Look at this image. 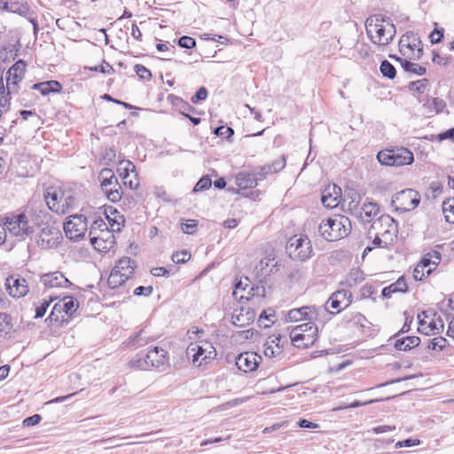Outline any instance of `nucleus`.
<instances>
[{
	"mask_svg": "<svg viewBox=\"0 0 454 454\" xmlns=\"http://www.w3.org/2000/svg\"><path fill=\"white\" fill-rule=\"evenodd\" d=\"M236 184L241 190L256 186V176L254 172L242 171L236 175Z\"/></svg>",
	"mask_w": 454,
	"mask_h": 454,
	"instance_id": "a878e982",
	"label": "nucleus"
},
{
	"mask_svg": "<svg viewBox=\"0 0 454 454\" xmlns=\"http://www.w3.org/2000/svg\"><path fill=\"white\" fill-rule=\"evenodd\" d=\"M45 201L48 207L53 212H63V209H60V197L58 196L56 192H47L44 194Z\"/></svg>",
	"mask_w": 454,
	"mask_h": 454,
	"instance_id": "c9c22d12",
	"label": "nucleus"
},
{
	"mask_svg": "<svg viewBox=\"0 0 454 454\" xmlns=\"http://www.w3.org/2000/svg\"><path fill=\"white\" fill-rule=\"evenodd\" d=\"M351 230L350 220L341 215H335L323 220L318 226V232L327 241H336L348 236Z\"/></svg>",
	"mask_w": 454,
	"mask_h": 454,
	"instance_id": "7ed1b4c3",
	"label": "nucleus"
},
{
	"mask_svg": "<svg viewBox=\"0 0 454 454\" xmlns=\"http://www.w3.org/2000/svg\"><path fill=\"white\" fill-rule=\"evenodd\" d=\"M214 132L216 136L226 138H229L234 133L231 128L225 126L216 128Z\"/></svg>",
	"mask_w": 454,
	"mask_h": 454,
	"instance_id": "052dcab7",
	"label": "nucleus"
},
{
	"mask_svg": "<svg viewBox=\"0 0 454 454\" xmlns=\"http://www.w3.org/2000/svg\"><path fill=\"white\" fill-rule=\"evenodd\" d=\"M90 71L100 72L106 74H112L114 73V68L106 60H103L99 66L90 67Z\"/></svg>",
	"mask_w": 454,
	"mask_h": 454,
	"instance_id": "de8ad7c7",
	"label": "nucleus"
},
{
	"mask_svg": "<svg viewBox=\"0 0 454 454\" xmlns=\"http://www.w3.org/2000/svg\"><path fill=\"white\" fill-rule=\"evenodd\" d=\"M352 302V294L347 289H341L332 294L328 299L326 305L337 312L341 311L350 305Z\"/></svg>",
	"mask_w": 454,
	"mask_h": 454,
	"instance_id": "dca6fc26",
	"label": "nucleus"
},
{
	"mask_svg": "<svg viewBox=\"0 0 454 454\" xmlns=\"http://www.w3.org/2000/svg\"><path fill=\"white\" fill-rule=\"evenodd\" d=\"M151 340L150 337L146 336L145 334L144 331H141L139 333H137L131 340L130 344L135 348H140L144 345L147 344L149 340Z\"/></svg>",
	"mask_w": 454,
	"mask_h": 454,
	"instance_id": "a18cd8bd",
	"label": "nucleus"
},
{
	"mask_svg": "<svg viewBox=\"0 0 454 454\" xmlns=\"http://www.w3.org/2000/svg\"><path fill=\"white\" fill-rule=\"evenodd\" d=\"M286 251L292 259L306 261L312 254L311 242L307 236H294L287 243Z\"/></svg>",
	"mask_w": 454,
	"mask_h": 454,
	"instance_id": "9d476101",
	"label": "nucleus"
},
{
	"mask_svg": "<svg viewBox=\"0 0 454 454\" xmlns=\"http://www.w3.org/2000/svg\"><path fill=\"white\" fill-rule=\"evenodd\" d=\"M98 181L102 192L111 202H117L121 199V187L112 169L103 168L99 172Z\"/></svg>",
	"mask_w": 454,
	"mask_h": 454,
	"instance_id": "6e6552de",
	"label": "nucleus"
},
{
	"mask_svg": "<svg viewBox=\"0 0 454 454\" xmlns=\"http://www.w3.org/2000/svg\"><path fill=\"white\" fill-rule=\"evenodd\" d=\"M54 300L51 296L49 300H43L42 303L35 308V318H40L44 316L46 313V310L48 307L50 306L51 302Z\"/></svg>",
	"mask_w": 454,
	"mask_h": 454,
	"instance_id": "603ef678",
	"label": "nucleus"
},
{
	"mask_svg": "<svg viewBox=\"0 0 454 454\" xmlns=\"http://www.w3.org/2000/svg\"><path fill=\"white\" fill-rule=\"evenodd\" d=\"M197 227V222L195 220H188L186 223H182L181 229L184 233L192 234Z\"/></svg>",
	"mask_w": 454,
	"mask_h": 454,
	"instance_id": "338daca9",
	"label": "nucleus"
},
{
	"mask_svg": "<svg viewBox=\"0 0 454 454\" xmlns=\"http://www.w3.org/2000/svg\"><path fill=\"white\" fill-rule=\"evenodd\" d=\"M40 281L48 288L67 287L71 285V282L59 271L44 274Z\"/></svg>",
	"mask_w": 454,
	"mask_h": 454,
	"instance_id": "aec40b11",
	"label": "nucleus"
},
{
	"mask_svg": "<svg viewBox=\"0 0 454 454\" xmlns=\"http://www.w3.org/2000/svg\"><path fill=\"white\" fill-rule=\"evenodd\" d=\"M214 347L207 342H192L186 348V356L192 358L193 364L200 366L203 362L213 358Z\"/></svg>",
	"mask_w": 454,
	"mask_h": 454,
	"instance_id": "ddd939ff",
	"label": "nucleus"
},
{
	"mask_svg": "<svg viewBox=\"0 0 454 454\" xmlns=\"http://www.w3.org/2000/svg\"><path fill=\"white\" fill-rule=\"evenodd\" d=\"M377 159L382 165L395 167L411 165L414 160L413 153L404 147L380 151L377 154Z\"/></svg>",
	"mask_w": 454,
	"mask_h": 454,
	"instance_id": "423d86ee",
	"label": "nucleus"
},
{
	"mask_svg": "<svg viewBox=\"0 0 454 454\" xmlns=\"http://www.w3.org/2000/svg\"><path fill=\"white\" fill-rule=\"evenodd\" d=\"M433 316L434 317L429 320L427 327H423V330H421V333L426 335H429L431 333L435 334L443 330V321L441 317L434 318L436 314H434Z\"/></svg>",
	"mask_w": 454,
	"mask_h": 454,
	"instance_id": "473e14b6",
	"label": "nucleus"
},
{
	"mask_svg": "<svg viewBox=\"0 0 454 454\" xmlns=\"http://www.w3.org/2000/svg\"><path fill=\"white\" fill-rule=\"evenodd\" d=\"M0 221L4 225L6 231H8L11 235L20 239H25L27 236L34 232V228L29 223L27 216L24 213L1 215Z\"/></svg>",
	"mask_w": 454,
	"mask_h": 454,
	"instance_id": "20e7f679",
	"label": "nucleus"
},
{
	"mask_svg": "<svg viewBox=\"0 0 454 454\" xmlns=\"http://www.w3.org/2000/svg\"><path fill=\"white\" fill-rule=\"evenodd\" d=\"M427 268H419V265H417L415 269L413 270V278L418 281H421L424 279L427 276L430 275L433 269L429 268L426 270Z\"/></svg>",
	"mask_w": 454,
	"mask_h": 454,
	"instance_id": "8fccbe9b",
	"label": "nucleus"
},
{
	"mask_svg": "<svg viewBox=\"0 0 454 454\" xmlns=\"http://www.w3.org/2000/svg\"><path fill=\"white\" fill-rule=\"evenodd\" d=\"M32 90L39 91L43 96H47L50 93H58L62 90V85L59 82L51 80L47 82L35 83Z\"/></svg>",
	"mask_w": 454,
	"mask_h": 454,
	"instance_id": "393cba45",
	"label": "nucleus"
},
{
	"mask_svg": "<svg viewBox=\"0 0 454 454\" xmlns=\"http://www.w3.org/2000/svg\"><path fill=\"white\" fill-rule=\"evenodd\" d=\"M437 139L439 141H442L445 139H450L454 142V128L450 129L444 132H442L437 135Z\"/></svg>",
	"mask_w": 454,
	"mask_h": 454,
	"instance_id": "774afa93",
	"label": "nucleus"
},
{
	"mask_svg": "<svg viewBox=\"0 0 454 454\" xmlns=\"http://www.w3.org/2000/svg\"><path fill=\"white\" fill-rule=\"evenodd\" d=\"M442 212L446 222L454 223V196L443 201Z\"/></svg>",
	"mask_w": 454,
	"mask_h": 454,
	"instance_id": "4c0bfd02",
	"label": "nucleus"
},
{
	"mask_svg": "<svg viewBox=\"0 0 454 454\" xmlns=\"http://www.w3.org/2000/svg\"><path fill=\"white\" fill-rule=\"evenodd\" d=\"M178 44L182 48L192 49L196 45V41L191 36L184 35L179 39Z\"/></svg>",
	"mask_w": 454,
	"mask_h": 454,
	"instance_id": "4d7b16f0",
	"label": "nucleus"
},
{
	"mask_svg": "<svg viewBox=\"0 0 454 454\" xmlns=\"http://www.w3.org/2000/svg\"><path fill=\"white\" fill-rule=\"evenodd\" d=\"M105 237L106 236H100V235L90 236V242L93 245V247H95V249H97L100 252H105V251H107L108 249H110V247H112L113 241L108 240V238H109L108 236H107V239H105Z\"/></svg>",
	"mask_w": 454,
	"mask_h": 454,
	"instance_id": "f704fd0d",
	"label": "nucleus"
},
{
	"mask_svg": "<svg viewBox=\"0 0 454 454\" xmlns=\"http://www.w3.org/2000/svg\"><path fill=\"white\" fill-rule=\"evenodd\" d=\"M341 190L337 185L326 187L323 192L321 200L323 205L328 208L336 207L340 201Z\"/></svg>",
	"mask_w": 454,
	"mask_h": 454,
	"instance_id": "4be33fe9",
	"label": "nucleus"
},
{
	"mask_svg": "<svg viewBox=\"0 0 454 454\" xmlns=\"http://www.w3.org/2000/svg\"><path fill=\"white\" fill-rule=\"evenodd\" d=\"M106 215L112 231H121L125 222L123 215H120L119 212L112 207H109V214L106 212Z\"/></svg>",
	"mask_w": 454,
	"mask_h": 454,
	"instance_id": "cd10ccee",
	"label": "nucleus"
},
{
	"mask_svg": "<svg viewBox=\"0 0 454 454\" xmlns=\"http://www.w3.org/2000/svg\"><path fill=\"white\" fill-rule=\"evenodd\" d=\"M365 31L370 42L379 48L390 44L396 34L392 20L382 14H373L365 20Z\"/></svg>",
	"mask_w": 454,
	"mask_h": 454,
	"instance_id": "f257e3e1",
	"label": "nucleus"
},
{
	"mask_svg": "<svg viewBox=\"0 0 454 454\" xmlns=\"http://www.w3.org/2000/svg\"><path fill=\"white\" fill-rule=\"evenodd\" d=\"M113 270H118L124 278L132 277L135 270V262L129 257L121 258Z\"/></svg>",
	"mask_w": 454,
	"mask_h": 454,
	"instance_id": "bb28decb",
	"label": "nucleus"
},
{
	"mask_svg": "<svg viewBox=\"0 0 454 454\" xmlns=\"http://www.w3.org/2000/svg\"><path fill=\"white\" fill-rule=\"evenodd\" d=\"M60 239L61 232L57 227L44 223L38 235L37 244L43 249H50L57 247Z\"/></svg>",
	"mask_w": 454,
	"mask_h": 454,
	"instance_id": "2eb2a0df",
	"label": "nucleus"
},
{
	"mask_svg": "<svg viewBox=\"0 0 454 454\" xmlns=\"http://www.w3.org/2000/svg\"><path fill=\"white\" fill-rule=\"evenodd\" d=\"M17 50L13 46L4 45L0 47V63H9L17 57Z\"/></svg>",
	"mask_w": 454,
	"mask_h": 454,
	"instance_id": "e433bc0d",
	"label": "nucleus"
},
{
	"mask_svg": "<svg viewBox=\"0 0 454 454\" xmlns=\"http://www.w3.org/2000/svg\"><path fill=\"white\" fill-rule=\"evenodd\" d=\"M431 318H429V315L427 311H422L418 315V321H419V331L421 333V330H423V327H427V325H428V322Z\"/></svg>",
	"mask_w": 454,
	"mask_h": 454,
	"instance_id": "69168bd1",
	"label": "nucleus"
},
{
	"mask_svg": "<svg viewBox=\"0 0 454 454\" xmlns=\"http://www.w3.org/2000/svg\"><path fill=\"white\" fill-rule=\"evenodd\" d=\"M347 200H349L348 201L349 209H355L358 207L360 200H361V197L356 192L350 191L347 194Z\"/></svg>",
	"mask_w": 454,
	"mask_h": 454,
	"instance_id": "09e8293b",
	"label": "nucleus"
},
{
	"mask_svg": "<svg viewBox=\"0 0 454 454\" xmlns=\"http://www.w3.org/2000/svg\"><path fill=\"white\" fill-rule=\"evenodd\" d=\"M420 202L419 193L413 189H405L396 192L391 204L396 211L408 212L416 208Z\"/></svg>",
	"mask_w": 454,
	"mask_h": 454,
	"instance_id": "9b49d317",
	"label": "nucleus"
},
{
	"mask_svg": "<svg viewBox=\"0 0 454 454\" xmlns=\"http://www.w3.org/2000/svg\"><path fill=\"white\" fill-rule=\"evenodd\" d=\"M5 286L10 295L15 298L25 296L28 292L26 279L19 276H10L6 278Z\"/></svg>",
	"mask_w": 454,
	"mask_h": 454,
	"instance_id": "f3484780",
	"label": "nucleus"
},
{
	"mask_svg": "<svg viewBox=\"0 0 454 454\" xmlns=\"http://www.w3.org/2000/svg\"><path fill=\"white\" fill-rule=\"evenodd\" d=\"M4 8L10 12H18L20 14H26L29 10L27 4H19L14 0H6L4 3Z\"/></svg>",
	"mask_w": 454,
	"mask_h": 454,
	"instance_id": "ea45409f",
	"label": "nucleus"
},
{
	"mask_svg": "<svg viewBox=\"0 0 454 454\" xmlns=\"http://www.w3.org/2000/svg\"><path fill=\"white\" fill-rule=\"evenodd\" d=\"M27 63L17 60L6 72V84L0 75V111H7L11 104V95L16 94L27 73Z\"/></svg>",
	"mask_w": 454,
	"mask_h": 454,
	"instance_id": "f03ea898",
	"label": "nucleus"
},
{
	"mask_svg": "<svg viewBox=\"0 0 454 454\" xmlns=\"http://www.w3.org/2000/svg\"><path fill=\"white\" fill-rule=\"evenodd\" d=\"M428 86H429V81L426 78H423L420 80L411 82L408 85V89L412 93L421 95L426 92Z\"/></svg>",
	"mask_w": 454,
	"mask_h": 454,
	"instance_id": "58836bf2",
	"label": "nucleus"
},
{
	"mask_svg": "<svg viewBox=\"0 0 454 454\" xmlns=\"http://www.w3.org/2000/svg\"><path fill=\"white\" fill-rule=\"evenodd\" d=\"M317 317V309L313 306H304L299 309H290L286 316V320L290 322H297L308 320L313 322Z\"/></svg>",
	"mask_w": 454,
	"mask_h": 454,
	"instance_id": "a211bd4d",
	"label": "nucleus"
},
{
	"mask_svg": "<svg viewBox=\"0 0 454 454\" xmlns=\"http://www.w3.org/2000/svg\"><path fill=\"white\" fill-rule=\"evenodd\" d=\"M12 327V317L6 313L0 312V331H8Z\"/></svg>",
	"mask_w": 454,
	"mask_h": 454,
	"instance_id": "864d4df0",
	"label": "nucleus"
},
{
	"mask_svg": "<svg viewBox=\"0 0 454 454\" xmlns=\"http://www.w3.org/2000/svg\"><path fill=\"white\" fill-rule=\"evenodd\" d=\"M258 359L262 358L256 353L245 352L236 357V365L244 372H253L258 366Z\"/></svg>",
	"mask_w": 454,
	"mask_h": 454,
	"instance_id": "6ab92c4d",
	"label": "nucleus"
},
{
	"mask_svg": "<svg viewBox=\"0 0 454 454\" xmlns=\"http://www.w3.org/2000/svg\"><path fill=\"white\" fill-rule=\"evenodd\" d=\"M401 56L397 59H420L423 55V44L419 36L413 32L403 34L398 43Z\"/></svg>",
	"mask_w": 454,
	"mask_h": 454,
	"instance_id": "0eeeda50",
	"label": "nucleus"
},
{
	"mask_svg": "<svg viewBox=\"0 0 454 454\" xmlns=\"http://www.w3.org/2000/svg\"><path fill=\"white\" fill-rule=\"evenodd\" d=\"M432 110L437 114L442 113L446 108V104L442 98H434L432 101Z\"/></svg>",
	"mask_w": 454,
	"mask_h": 454,
	"instance_id": "e2e57ef3",
	"label": "nucleus"
},
{
	"mask_svg": "<svg viewBox=\"0 0 454 454\" xmlns=\"http://www.w3.org/2000/svg\"><path fill=\"white\" fill-rule=\"evenodd\" d=\"M420 343V339L418 336H407L402 339L396 340L395 348L398 350L407 351L410 350Z\"/></svg>",
	"mask_w": 454,
	"mask_h": 454,
	"instance_id": "2f4dec72",
	"label": "nucleus"
},
{
	"mask_svg": "<svg viewBox=\"0 0 454 454\" xmlns=\"http://www.w3.org/2000/svg\"><path fill=\"white\" fill-rule=\"evenodd\" d=\"M134 69H135V72L137 73V74L141 79L150 80L152 78L151 71L147 67H145V66H143L141 64H137V65L135 66Z\"/></svg>",
	"mask_w": 454,
	"mask_h": 454,
	"instance_id": "5fc2aeb1",
	"label": "nucleus"
},
{
	"mask_svg": "<svg viewBox=\"0 0 454 454\" xmlns=\"http://www.w3.org/2000/svg\"><path fill=\"white\" fill-rule=\"evenodd\" d=\"M191 257V254L184 250L181 252H176L172 254V261L176 263H184L187 262Z\"/></svg>",
	"mask_w": 454,
	"mask_h": 454,
	"instance_id": "13d9d810",
	"label": "nucleus"
},
{
	"mask_svg": "<svg viewBox=\"0 0 454 454\" xmlns=\"http://www.w3.org/2000/svg\"><path fill=\"white\" fill-rule=\"evenodd\" d=\"M124 164V167L123 168H119V172H120V176L125 181L127 180V178L129 177V173H135V165L129 161V160H126V161H122L121 162V165Z\"/></svg>",
	"mask_w": 454,
	"mask_h": 454,
	"instance_id": "49530a36",
	"label": "nucleus"
},
{
	"mask_svg": "<svg viewBox=\"0 0 454 454\" xmlns=\"http://www.w3.org/2000/svg\"><path fill=\"white\" fill-rule=\"evenodd\" d=\"M446 343L447 340L445 338L436 337L430 341L428 348L433 350H442L443 348L446 346Z\"/></svg>",
	"mask_w": 454,
	"mask_h": 454,
	"instance_id": "6e6d98bb",
	"label": "nucleus"
},
{
	"mask_svg": "<svg viewBox=\"0 0 454 454\" xmlns=\"http://www.w3.org/2000/svg\"><path fill=\"white\" fill-rule=\"evenodd\" d=\"M75 203V198L72 194H62L60 197V209H63V212H58V214H66L71 208L74 207Z\"/></svg>",
	"mask_w": 454,
	"mask_h": 454,
	"instance_id": "37998d69",
	"label": "nucleus"
},
{
	"mask_svg": "<svg viewBox=\"0 0 454 454\" xmlns=\"http://www.w3.org/2000/svg\"><path fill=\"white\" fill-rule=\"evenodd\" d=\"M408 289L407 284L403 277L399 278L395 283L386 286L382 290L384 298H390L393 294L405 293Z\"/></svg>",
	"mask_w": 454,
	"mask_h": 454,
	"instance_id": "c756f323",
	"label": "nucleus"
},
{
	"mask_svg": "<svg viewBox=\"0 0 454 454\" xmlns=\"http://www.w3.org/2000/svg\"><path fill=\"white\" fill-rule=\"evenodd\" d=\"M256 176V184L258 181L264 180L268 175L272 174L271 167H268V165L262 166L260 168V171L254 173Z\"/></svg>",
	"mask_w": 454,
	"mask_h": 454,
	"instance_id": "680f3d73",
	"label": "nucleus"
},
{
	"mask_svg": "<svg viewBox=\"0 0 454 454\" xmlns=\"http://www.w3.org/2000/svg\"><path fill=\"white\" fill-rule=\"evenodd\" d=\"M97 231H100V236H108L114 238V235L108 231V227L103 219H95L90 226L89 236L97 235Z\"/></svg>",
	"mask_w": 454,
	"mask_h": 454,
	"instance_id": "72a5a7b5",
	"label": "nucleus"
},
{
	"mask_svg": "<svg viewBox=\"0 0 454 454\" xmlns=\"http://www.w3.org/2000/svg\"><path fill=\"white\" fill-rule=\"evenodd\" d=\"M389 57L400 63L403 69L407 73L419 76L424 75L427 73L426 67L414 62L419 59H397L396 55H389Z\"/></svg>",
	"mask_w": 454,
	"mask_h": 454,
	"instance_id": "5701e85b",
	"label": "nucleus"
},
{
	"mask_svg": "<svg viewBox=\"0 0 454 454\" xmlns=\"http://www.w3.org/2000/svg\"><path fill=\"white\" fill-rule=\"evenodd\" d=\"M443 28H434L429 35L431 43H439L443 38Z\"/></svg>",
	"mask_w": 454,
	"mask_h": 454,
	"instance_id": "bf43d9fd",
	"label": "nucleus"
},
{
	"mask_svg": "<svg viewBox=\"0 0 454 454\" xmlns=\"http://www.w3.org/2000/svg\"><path fill=\"white\" fill-rule=\"evenodd\" d=\"M128 279L124 278L118 270H112L107 283L111 288L114 289L121 286Z\"/></svg>",
	"mask_w": 454,
	"mask_h": 454,
	"instance_id": "a19ab883",
	"label": "nucleus"
},
{
	"mask_svg": "<svg viewBox=\"0 0 454 454\" xmlns=\"http://www.w3.org/2000/svg\"><path fill=\"white\" fill-rule=\"evenodd\" d=\"M254 319V312L249 308H241L231 316V322L238 327L250 325Z\"/></svg>",
	"mask_w": 454,
	"mask_h": 454,
	"instance_id": "b1692460",
	"label": "nucleus"
},
{
	"mask_svg": "<svg viewBox=\"0 0 454 454\" xmlns=\"http://www.w3.org/2000/svg\"><path fill=\"white\" fill-rule=\"evenodd\" d=\"M78 301L72 296H64L53 306L51 317L56 313L65 312L67 316L71 317L78 309Z\"/></svg>",
	"mask_w": 454,
	"mask_h": 454,
	"instance_id": "412c9836",
	"label": "nucleus"
},
{
	"mask_svg": "<svg viewBox=\"0 0 454 454\" xmlns=\"http://www.w3.org/2000/svg\"><path fill=\"white\" fill-rule=\"evenodd\" d=\"M317 326L313 322H307L295 326L290 333L294 346L307 348L312 346L317 339Z\"/></svg>",
	"mask_w": 454,
	"mask_h": 454,
	"instance_id": "39448f33",
	"label": "nucleus"
},
{
	"mask_svg": "<svg viewBox=\"0 0 454 454\" xmlns=\"http://www.w3.org/2000/svg\"><path fill=\"white\" fill-rule=\"evenodd\" d=\"M380 213V206L374 202L364 203L361 207L360 217L364 222H372V218Z\"/></svg>",
	"mask_w": 454,
	"mask_h": 454,
	"instance_id": "7c9ffc66",
	"label": "nucleus"
},
{
	"mask_svg": "<svg viewBox=\"0 0 454 454\" xmlns=\"http://www.w3.org/2000/svg\"><path fill=\"white\" fill-rule=\"evenodd\" d=\"M364 280L363 273L358 269H352L348 274L345 285L348 287L356 286Z\"/></svg>",
	"mask_w": 454,
	"mask_h": 454,
	"instance_id": "79ce46f5",
	"label": "nucleus"
},
{
	"mask_svg": "<svg viewBox=\"0 0 454 454\" xmlns=\"http://www.w3.org/2000/svg\"><path fill=\"white\" fill-rule=\"evenodd\" d=\"M380 70L382 75L388 79H394L396 75L395 67L387 60H383L381 62Z\"/></svg>",
	"mask_w": 454,
	"mask_h": 454,
	"instance_id": "c03bdc74",
	"label": "nucleus"
},
{
	"mask_svg": "<svg viewBox=\"0 0 454 454\" xmlns=\"http://www.w3.org/2000/svg\"><path fill=\"white\" fill-rule=\"evenodd\" d=\"M211 185H212L211 179L208 176H203L198 181V183L194 186L193 191L195 192H202V191H205V190H207L208 188H210Z\"/></svg>",
	"mask_w": 454,
	"mask_h": 454,
	"instance_id": "3c124183",
	"label": "nucleus"
},
{
	"mask_svg": "<svg viewBox=\"0 0 454 454\" xmlns=\"http://www.w3.org/2000/svg\"><path fill=\"white\" fill-rule=\"evenodd\" d=\"M370 233L380 234L384 239L385 244L392 241L397 233V226L393 217L388 215H381L373 220L370 228Z\"/></svg>",
	"mask_w": 454,
	"mask_h": 454,
	"instance_id": "f8f14e48",
	"label": "nucleus"
},
{
	"mask_svg": "<svg viewBox=\"0 0 454 454\" xmlns=\"http://www.w3.org/2000/svg\"><path fill=\"white\" fill-rule=\"evenodd\" d=\"M168 352L161 348L154 347L148 350L145 356L131 361L133 367L139 370H148L151 367H160L168 363Z\"/></svg>",
	"mask_w": 454,
	"mask_h": 454,
	"instance_id": "1a4fd4ad",
	"label": "nucleus"
},
{
	"mask_svg": "<svg viewBox=\"0 0 454 454\" xmlns=\"http://www.w3.org/2000/svg\"><path fill=\"white\" fill-rule=\"evenodd\" d=\"M207 97V90L206 88H200L197 92L192 97V103H198L201 100H205Z\"/></svg>",
	"mask_w": 454,
	"mask_h": 454,
	"instance_id": "0e129e2a",
	"label": "nucleus"
},
{
	"mask_svg": "<svg viewBox=\"0 0 454 454\" xmlns=\"http://www.w3.org/2000/svg\"><path fill=\"white\" fill-rule=\"evenodd\" d=\"M281 340V336H271L264 344V355L268 357H274L277 355L280 354L282 351L281 347L279 346V341Z\"/></svg>",
	"mask_w": 454,
	"mask_h": 454,
	"instance_id": "c85d7f7f",
	"label": "nucleus"
},
{
	"mask_svg": "<svg viewBox=\"0 0 454 454\" xmlns=\"http://www.w3.org/2000/svg\"><path fill=\"white\" fill-rule=\"evenodd\" d=\"M87 228V218L83 215H70L64 223L66 236L73 240L82 238Z\"/></svg>",
	"mask_w": 454,
	"mask_h": 454,
	"instance_id": "4468645a",
	"label": "nucleus"
}]
</instances>
